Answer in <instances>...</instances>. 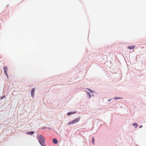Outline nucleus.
<instances>
[{"label": "nucleus", "instance_id": "obj_12", "mask_svg": "<svg viewBox=\"0 0 146 146\" xmlns=\"http://www.w3.org/2000/svg\"><path fill=\"white\" fill-rule=\"evenodd\" d=\"M5 97V96H3L1 98V99H3V98H4Z\"/></svg>", "mask_w": 146, "mask_h": 146}, {"label": "nucleus", "instance_id": "obj_14", "mask_svg": "<svg viewBox=\"0 0 146 146\" xmlns=\"http://www.w3.org/2000/svg\"><path fill=\"white\" fill-rule=\"evenodd\" d=\"M142 127V126L141 125V126H140V127L141 128Z\"/></svg>", "mask_w": 146, "mask_h": 146}, {"label": "nucleus", "instance_id": "obj_5", "mask_svg": "<svg viewBox=\"0 0 146 146\" xmlns=\"http://www.w3.org/2000/svg\"><path fill=\"white\" fill-rule=\"evenodd\" d=\"M135 47V46H128L127 48L131 50L133 49Z\"/></svg>", "mask_w": 146, "mask_h": 146}, {"label": "nucleus", "instance_id": "obj_6", "mask_svg": "<svg viewBox=\"0 0 146 146\" xmlns=\"http://www.w3.org/2000/svg\"><path fill=\"white\" fill-rule=\"evenodd\" d=\"M34 133V132L32 131H29L27 132V134L28 135H32Z\"/></svg>", "mask_w": 146, "mask_h": 146}, {"label": "nucleus", "instance_id": "obj_9", "mask_svg": "<svg viewBox=\"0 0 146 146\" xmlns=\"http://www.w3.org/2000/svg\"><path fill=\"white\" fill-rule=\"evenodd\" d=\"M74 124V123L72 121L69 122L68 123V125H71L73 124Z\"/></svg>", "mask_w": 146, "mask_h": 146}, {"label": "nucleus", "instance_id": "obj_3", "mask_svg": "<svg viewBox=\"0 0 146 146\" xmlns=\"http://www.w3.org/2000/svg\"><path fill=\"white\" fill-rule=\"evenodd\" d=\"M80 118L79 117L76 118L75 119L73 120L72 121L74 124L77 123L80 120Z\"/></svg>", "mask_w": 146, "mask_h": 146}, {"label": "nucleus", "instance_id": "obj_8", "mask_svg": "<svg viewBox=\"0 0 146 146\" xmlns=\"http://www.w3.org/2000/svg\"><path fill=\"white\" fill-rule=\"evenodd\" d=\"M76 113V112H68L67 113V115L69 116V115H71V114H74V113Z\"/></svg>", "mask_w": 146, "mask_h": 146}, {"label": "nucleus", "instance_id": "obj_15", "mask_svg": "<svg viewBox=\"0 0 146 146\" xmlns=\"http://www.w3.org/2000/svg\"><path fill=\"white\" fill-rule=\"evenodd\" d=\"M89 90H90V92H91V90H90V89H89Z\"/></svg>", "mask_w": 146, "mask_h": 146}, {"label": "nucleus", "instance_id": "obj_16", "mask_svg": "<svg viewBox=\"0 0 146 146\" xmlns=\"http://www.w3.org/2000/svg\"><path fill=\"white\" fill-rule=\"evenodd\" d=\"M110 100H108V101H110Z\"/></svg>", "mask_w": 146, "mask_h": 146}, {"label": "nucleus", "instance_id": "obj_13", "mask_svg": "<svg viewBox=\"0 0 146 146\" xmlns=\"http://www.w3.org/2000/svg\"><path fill=\"white\" fill-rule=\"evenodd\" d=\"M88 94H89L90 95V97L91 96V95L90 94L89 92L88 93Z\"/></svg>", "mask_w": 146, "mask_h": 146}, {"label": "nucleus", "instance_id": "obj_4", "mask_svg": "<svg viewBox=\"0 0 146 146\" xmlns=\"http://www.w3.org/2000/svg\"><path fill=\"white\" fill-rule=\"evenodd\" d=\"M35 89L34 88H33L31 90V94L32 97L34 98L35 94Z\"/></svg>", "mask_w": 146, "mask_h": 146}, {"label": "nucleus", "instance_id": "obj_11", "mask_svg": "<svg viewBox=\"0 0 146 146\" xmlns=\"http://www.w3.org/2000/svg\"><path fill=\"white\" fill-rule=\"evenodd\" d=\"M92 143L93 145H94V137L92 138Z\"/></svg>", "mask_w": 146, "mask_h": 146}, {"label": "nucleus", "instance_id": "obj_1", "mask_svg": "<svg viewBox=\"0 0 146 146\" xmlns=\"http://www.w3.org/2000/svg\"><path fill=\"white\" fill-rule=\"evenodd\" d=\"M37 138L39 143L42 146H43V144L44 143L45 139L44 137L42 135H40L37 136Z\"/></svg>", "mask_w": 146, "mask_h": 146}, {"label": "nucleus", "instance_id": "obj_10", "mask_svg": "<svg viewBox=\"0 0 146 146\" xmlns=\"http://www.w3.org/2000/svg\"><path fill=\"white\" fill-rule=\"evenodd\" d=\"M133 126H135V128L137 127V126H138V124L137 123H133Z\"/></svg>", "mask_w": 146, "mask_h": 146}, {"label": "nucleus", "instance_id": "obj_2", "mask_svg": "<svg viewBox=\"0 0 146 146\" xmlns=\"http://www.w3.org/2000/svg\"><path fill=\"white\" fill-rule=\"evenodd\" d=\"M7 69H8V68H7V67H6V66H5L3 67V69H4V73H5V74L6 75L7 78H9L8 75L7 73Z\"/></svg>", "mask_w": 146, "mask_h": 146}, {"label": "nucleus", "instance_id": "obj_7", "mask_svg": "<svg viewBox=\"0 0 146 146\" xmlns=\"http://www.w3.org/2000/svg\"><path fill=\"white\" fill-rule=\"evenodd\" d=\"M53 143L54 144H57L58 142L57 140L55 139H53Z\"/></svg>", "mask_w": 146, "mask_h": 146}]
</instances>
